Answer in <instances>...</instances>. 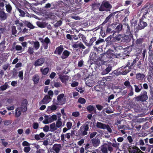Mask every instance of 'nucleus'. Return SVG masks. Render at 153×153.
<instances>
[{
  "label": "nucleus",
  "instance_id": "obj_46",
  "mask_svg": "<svg viewBox=\"0 0 153 153\" xmlns=\"http://www.w3.org/2000/svg\"><path fill=\"white\" fill-rule=\"evenodd\" d=\"M152 45H150L148 48L149 49V56L151 57H152L153 56V51L152 50Z\"/></svg>",
  "mask_w": 153,
  "mask_h": 153
},
{
  "label": "nucleus",
  "instance_id": "obj_35",
  "mask_svg": "<svg viewBox=\"0 0 153 153\" xmlns=\"http://www.w3.org/2000/svg\"><path fill=\"white\" fill-rule=\"evenodd\" d=\"M21 110L19 107H17L16 108L15 111V116L16 118L19 117L21 115Z\"/></svg>",
  "mask_w": 153,
  "mask_h": 153
},
{
  "label": "nucleus",
  "instance_id": "obj_21",
  "mask_svg": "<svg viewBox=\"0 0 153 153\" xmlns=\"http://www.w3.org/2000/svg\"><path fill=\"white\" fill-rule=\"evenodd\" d=\"M117 13V12L112 13L110 14L105 19L104 21L102 23V25H104L108 22L111 19L114 18L115 15Z\"/></svg>",
  "mask_w": 153,
  "mask_h": 153
},
{
  "label": "nucleus",
  "instance_id": "obj_51",
  "mask_svg": "<svg viewBox=\"0 0 153 153\" xmlns=\"http://www.w3.org/2000/svg\"><path fill=\"white\" fill-rule=\"evenodd\" d=\"M120 144L119 143H117L115 139H114L112 144V146L113 147L117 148H119V147Z\"/></svg>",
  "mask_w": 153,
  "mask_h": 153
},
{
  "label": "nucleus",
  "instance_id": "obj_7",
  "mask_svg": "<svg viewBox=\"0 0 153 153\" xmlns=\"http://www.w3.org/2000/svg\"><path fill=\"white\" fill-rule=\"evenodd\" d=\"M89 123L86 122L85 124L83 125L80 127L78 131L79 133H81L82 135L85 136L88 134L87 131L89 129Z\"/></svg>",
  "mask_w": 153,
  "mask_h": 153
},
{
  "label": "nucleus",
  "instance_id": "obj_63",
  "mask_svg": "<svg viewBox=\"0 0 153 153\" xmlns=\"http://www.w3.org/2000/svg\"><path fill=\"white\" fill-rule=\"evenodd\" d=\"M105 28L106 30L105 33H107V34L112 32L113 30L111 28H109V27H107L106 28Z\"/></svg>",
  "mask_w": 153,
  "mask_h": 153
},
{
  "label": "nucleus",
  "instance_id": "obj_48",
  "mask_svg": "<svg viewBox=\"0 0 153 153\" xmlns=\"http://www.w3.org/2000/svg\"><path fill=\"white\" fill-rule=\"evenodd\" d=\"M62 123L61 121V119L59 117L56 122V126L57 128L60 127L62 125Z\"/></svg>",
  "mask_w": 153,
  "mask_h": 153
},
{
  "label": "nucleus",
  "instance_id": "obj_16",
  "mask_svg": "<svg viewBox=\"0 0 153 153\" xmlns=\"http://www.w3.org/2000/svg\"><path fill=\"white\" fill-rule=\"evenodd\" d=\"M52 98L48 95H45L42 100L39 102L40 105L46 104L49 103L51 100Z\"/></svg>",
  "mask_w": 153,
  "mask_h": 153
},
{
  "label": "nucleus",
  "instance_id": "obj_2",
  "mask_svg": "<svg viewBox=\"0 0 153 153\" xmlns=\"http://www.w3.org/2000/svg\"><path fill=\"white\" fill-rule=\"evenodd\" d=\"M134 99L136 101L146 102L148 99L147 92L145 90L142 91L140 94L138 96L135 97Z\"/></svg>",
  "mask_w": 153,
  "mask_h": 153
},
{
  "label": "nucleus",
  "instance_id": "obj_38",
  "mask_svg": "<svg viewBox=\"0 0 153 153\" xmlns=\"http://www.w3.org/2000/svg\"><path fill=\"white\" fill-rule=\"evenodd\" d=\"M40 71L43 75H45L48 74L49 71V68L48 67L45 68L44 69L42 68L40 69Z\"/></svg>",
  "mask_w": 153,
  "mask_h": 153
},
{
  "label": "nucleus",
  "instance_id": "obj_50",
  "mask_svg": "<svg viewBox=\"0 0 153 153\" xmlns=\"http://www.w3.org/2000/svg\"><path fill=\"white\" fill-rule=\"evenodd\" d=\"M114 38L115 39V41L116 43H117V41H120L121 40L123 41V37H122L121 35H118L117 36H116L115 37H114Z\"/></svg>",
  "mask_w": 153,
  "mask_h": 153
},
{
  "label": "nucleus",
  "instance_id": "obj_33",
  "mask_svg": "<svg viewBox=\"0 0 153 153\" xmlns=\"http://www.w3.org/2000/svg\"><path fill=\"white\" fill-rule=\"evenodd\" d=\"M105 124L102 123L97 122L96 124V127L97 128L103 129H105V127L106 126Z\"/></svg>",
  "mask_w": 153,
  "mask_h": 153
},
{
  "label": "nucleus",
  "instance_id": "obj_5",
  "mask_svg": "<svg viewBox=\"0 0 153 153\" xmlns=\"http://www.w3.org/2000/svg\"><path fill=\"white\" fill-rule=\"evenodd\" d=\"M105 53H102L98 58V61H97L96 64L99 67L102 65H107L108 60H106L105 57Z\"/></svg>",
  "mask_w": 153,
  "mask_h": 153
},
{
  "label": "nucleus",
  "instance_id": "obj_13",
  "mask_svg": "<svg viewBox=\"0 0 153 153\" xmlns=\"http://www.w3.org/2000/svg\"><path fill=\"white\" fill-rule=\"evenodd\" d=\"M148 24L146 22L142 20H139L137 26L136 27V31L144 29L147 26Z\"/></svg>",
  "mask_w": 153,
  "mask_h": 153
},
{
  "label": "nucleus",
  "instance_id": "obj_3",
  "mask_svg": "<svg viewBox=\"0 0 153 153\" xmlns=\"http://www.w3.org/2000/svg\"><path fill=\"white\" fill-rule=\"evenodd\" d=\"M106 46L107 47H110L112 49H116V45L117 44H119L116 43L115 39L114 37L111 36H109L106 39Z\"/></svg>",
  "mask_w": 153,
  "mask_h": 153
},
{
  "label": "nucleus",
  "instance_id": "obj_34",
  "mask_svg": "<svg viewBox=\"0 0 153 153\" xmlns=\"http://www.w3.org/2000/svg\"><path fill=\"white\" fill-rule=\"evenodd\" d=\"M59 78L60 79L61 81L63 83H65L69 79L68 76L67 75L60 76H59Z\"/></svg>",
  "mask_w": 153,
  "mask_h": 153
},
{
  "label": "nucleus",
  "instance_id": "obj_1",
  "mask_svg": "<svg viewBox=\"0 0 153 153\" xmlns=\"http://www.w3.org/2000/svg\"><path fill=\"white\" fill-rule=\"evenodd\" d=\"M138 59L137 58H131L128 59L127 65L125 66L122 67V68L125 69V70L121 72V74L123 75H126L131 71V69L134 68V65L138 61Z\"/></svg>",
  "mask_w": 153,
  "mask_h": 153
},
{
  "label": "nucleus",
  "instance_id": "obj_15",
  "mask_svg": "<svg viewBox=\"0 0 153 153\" xmlns=\"http://www.w3.org/2000/svg\"><path fill=\"white\" fill-rule=\"evenodd\" d=\"M124 25L126 30V34L130 36L132 35L133 30V25H131L130 27L127 23H125Z\"/></svg>",
  "mask_w": 153,
  "mask_h": 153
},
{
  "label": "nucleus",
  "instance_id": "obj_11",
  "mask_svg": "<svg viewBox=\"0 0 153 153\" xmlns=\"http://www.w3.org/2000/svg\"><path fill=\"white\" fill-rule=\"evenodd\" d=\"M61 148V145L60 144H55L52 148L50 149V151L53 153H59Z\"/></svg>",
  "mask_w": 153,
  "mask_h": 153
},
{
  "label": "nucleus",
  "instance_id": "obj_8",
  "mask_svg": "<svg viewBox=\"0 0 153 153\" xmlns=\"http://www.w3.org/2000/svg\"><path fill=\"white\" fill-rule=\"evenodd\" d=\"M64 97V94H61L57 97V102L54 103V102L55 101V99H54L53 100V103H54L57 105H62L65 103V99H63V98Z\"/></svg>",
  "mask_w": 153,
  "mask_h": 153
},
{
  "label": "nucleus",
  "instance_id": "obj_12",
  "mask_svg": "<svg viewBox=\"0 0 153 153\" xmlns=\"http://www.w3.org/2000/svg\"><path fill=\"white\" fill-rule=\"evenodd\" d=\"M39 40L43 44L44 47L45 49H47L48 48V45L51 43L50 40L49 39L48 37H46L44 39L42 38H39Z\"/></svg>",
  "mask_w": 153,
  "mask_h": 153
},
{
  "label": "nucleus",
  "instance_id": "obj_37",
  "mask_svg": "<svg viewBox=\"0 0 153 153\" xmlns=\"http://www.w3.org/2000/svg\"><path fill=\"white\" fill-rule=\"evenodd\" d=\"M106 28L102 27L101 28V31L100 33L102 36L103 37H105L107 35V33H106Z\"/></svg>",
  "mask_w": 153,
  "mask_h": 153
},
{
  "label": "nucleus",
  "instance_id": "obj_31",
  "mask_svg": "<svg viewBox=\"0 0 153 153\" xmlns=\"http://www.w3.org/2000/svg\"><path fill=\"white\" fill-rule=\"evenodd\" d=\"M58 107L55 105H53L48 107L47 111L49 112L51 111H54L56 110Z\"/></svg>",
  "mask_w": 153,
  "mask_h": 153
},
{
  "label": "nucleus",
  "instance_id": "obj_6",
  "mask_svg": "<svg viewBox=\"0 0 153 153\" xmlns=\"http://www.w3.org/2000/svg\"><path fill=\"white\" fill-rule=\"evenodd\" d=\"M45 120L43 121V123L44 124H48L51 123L54 121L56 120L57 119V116L56 114L53 115L51 116L49 115H45L44 116Z\"/></svg>",
  "mask_w": 153,
  "mask_h": 153
},
{
  "label": "nucleus",
  "instance_id": "obj_29",
  "mask_svg": "<svg viewBox=\"0 0 153 153\" xmlns=\"http://www.w3.org/2000/svg\"><path fill=\"white\" fill-rule=\"evenodd\" d=\"M61 137V140L62 141H66V140L65 139V138H67V139H68L70 138V133H67L65 134H62Z\"/></svg>",
  "mask_w": 153,
  "mask_h": 153
},
{
  "label": "nucleus",
  "instance_id": "obj_22",
  "mask_svg": "<svg viewBox=\"0 0 153 153\" xmlns=\"http://www.w3.org/2000/svg\"><path fill=\"white\" fill-rule=\"evenodd\" d=\"M16 9L20 13L19 16H21L22 17L25 16V15L26 14H29L28 12L25 10V9L22 8L21 7L20 8L19 7H17L16 8Z\"/></svg>",
  "mask_w": 153,
  "mask_h": 153
},
{
  "label": "nucleus",
  "instance_id": "obj_60",
  "mask_svg": "<svg viewBox=\"0 0 153 153\" xmlns=\"http://www.w3.org/2000/svg\"><path fill=\"white\" fill-rule=\"evenodd\" d=\"M134 94L133 88L132 87H131V88L129 89V92L128 94V97L134 95Z\"/></svg>",
  "mask_w": 153,
  "mask_h": 153
},
{
  "label": "nucleus",
  "instance_id": "obj_9",
  "mask_svg": "<svg viewBox=\"0 0 153 153\" xmlns=\"http://www.w3.org/2000/svg\"><path fill=\"white\" fill-rule=\"evenodd\" d=\"M104 42V39L102 38H99L98 39H97L95 42V44L94 45L93 47L94 50H97L98 49V48L102 50V43Z\"/></svg>",
  "mask_w": 153,
  "mask_h": 153
},
{
  "label": "nucleus",
  "instance_id": "obj_54",
  "mask_svg": "<svg viewBox=\"0 0 153 153\" xmlns=\"http://www.w3.org/2000/svg\"><path fill=\"white\" fill-rule=\"evenodd\" d=\"M6 10L8 13H10L12 10V8L9 4H7L6 6Z\"/></svg>",
  "mask_w": 153,
  "mask_h": 153
},
{
  "label": "nucleus",
  "instance_id": "obj_53",
  "mask_svg": "<svg viewBox=\"0 0 153 153\" xmlns=\"http://www.w3.org/2000/svg\"><path fill=\"white\" fill-rule=\"evenodd\" d=\"M124 85L127 88H131L132 86L131 85L130 82L128 80L126 81L124 83Z\"/></svg>",
  "mask_w": 153,
  "mask_h": 153
},
{
  "label": "nucleus",
  "instance_id": "obj_64",
  "mask_svg": "<svg viewBox=\"0 0 153 153\" xmlns=\"http://www.w3.org/2000/svg\"><path fill=\"white\" fill-rule=\"evenodd\" d=\"M23 71H20L19 72L18 75L19 77L20 78L21 80H22L23 79Z\"/></svg>",
  "mask_w": 153,
  "mask_h": 153
},
{
  "label": "nucleus",
  "instance_id": "obj_39",
  "mask_svg": "<svg viewBox=\"0 0 153 153\" xmlns=\"http://www.w3.org/2000/svg\"><path fill=\"white\" fill-rule=\"evenodd\" d=\"M101 151L102 152V153H107V147L106 145H103L101 146Z\"/></svg>",
  "mask_w": 153,
  "mask_h": 153
},
{
  "label": "nucleus",
  "instance_id": "obj_24",
  "mask_svg": "<svg viewBox=\"0 0 153 153\" xmlns=\"http://www.w3.org/2000/svg\"><path fill=\"white\" fill-rule=\"evenodd\" d=\"M78 42L75 43L72 45V47L74 48H79L82 49H85V47L84 45L81 42Z\"/></svg>",
  "mask_w": 153,
  "mask_h": 153
},
{
  "label": "nucleus",
  "instance_id": "obj_28",
  "mask_svg": "<svg viewBox=\"0 0 153 153\" xmlns=\"http://www.w3.org/2000/svg\"><path fill=\"white\" fill-rule=\"evenodd\" d=\"M91 141L93 146L95 147L98 146L100 142V140L96 138L92 139Z\"/></svg>",
  "mask_w": 153,
  "mask_h": 153
},
{
  "label": "nucleus",
  "instance_id": "obj_55",
  "mask_svg": "<svg viewBox=\"0 0 153 153\" xmlns=\"http://www.w3.org/2000/svg\"><path fill=\"white\" fill-rule=\"evenodd\" d=\"M94 51H95V54H96L97 55L99 56L98 54H101L102 53H103V50L102 48V50H101L100 49H99V48H98V49L97 50H94Z\"/></svg>",
  "mask_w": 153,
  "mask_h": 153
},
{
  "label": "nucleus",
  "instance_id": "obj_61",
  "mask_svg": "<svg viewBox=\"0 0 153 153\" xmlns=\"http://www.w3.org/2000/svg\"><path fill=\"white\" fill-rule=\"evenodd\" d=\"M33 48L31 47H29L27 51L28 53L29 54L31 55L33 54Z\"/></svg>",
  "mask_w": 153,
  "mask_h": 153
},
{
  "label": "nucleus",
  "instance_id": "obj_30",
  "mask_svg": "<svg viewBox=\"0 0 153 153\" xmlns=\"http://www.w3.org/2000/svg\"><path fill=\"white\" fill-rule=\"evenodd\" d=\"M36 23L38 27L41 28L45 27L46 26V23L42 22H41L38 21L36 22Z\"/></svg>",
  "mask_w": 153,
  "mask_h": 153
},
{
  "label": "nucleus",
  "instance_id": "obj_17",
  "mask_svg": "<svg viewBox=\"0 0 153 153\" xmlns=\"http://www.w3.org/2000/svg\"><path fill=\"white\" fill-rule=\"evenodd\" d=\"M64 50V48L63 46L62 45H61L56 48L55 51L54 52V53L58 56H61Z\"/></svg>",
  "mask_w": 153,
  "mask_h": 153
},
{
  "label": "nucleus",
  "instance_id": "obj_26",
  "mask_svg": "<svg viewBox=\"0 0 153 153\" xmlns=\"http://www.w3.org/2000/svg\"><path fill=\"white\" fill-rule=\"evenodd\" d=\"M138 147L135 146H129L128 148V151L130 153H137Z\"/></svg>",
  "mask_w": 153,
  "mask_h": 153
},
{
  "label": "nucleus",
  "instance_id": "obj_47",
  "mask_svg": "<svg viewBox=\"0 0 153 153\" xmlns=\"http://www.w3.org/2000/svg\"><path fill=\"white\" fill-rule=\"evenodd\" d=\"M97 40V38L96 37H93L90 39V44L91 46L94 45L95 44L94 42H96Z\"/></svg>",
  "mask_w": 153,
  "mask_h": 153
},
{
  "label": "nucleus",
  "instance_id": "obj_4",
  "mask_svg": "<svg viewBox=\"0 0 153 153\" xmlns=\"http://www.w3.org/2000/svg\"><path fill=\"white\" fill-rule=\"evenodd\" d=\"M112 8L111 5L107 1H103L99 8V10L100 11H108L110 10Z\"/></svg>",
  "mask_w": 153,
  "mask_h": 153
},
{
  "label": "nucleus",
  "instance_id": "obj_40",
  "mask_svg": "<svg viewBox=\"0 0 153 153\" xmlns=\"http://www.w3.org/2000/svg\"><path fill=\"white\" fill-rule=\"evenodd\" d=\"M140 85L141 86V87L140 88H139L137 85H134V86L135 88L134 91L135 92L137 93H139L142 89L143 87L141 86L142 84H140Z\"/></svg>",
  "mask_w": 153,
  "mask_h": 153
},
{
  "label": "nucleus",
  "instance_id": "obj_43",
  "mask_svg": "<svg viewBox=\"0 0 153 153\" xmlns=\"http://www.w3.org/2000/svg\"><path fill=\"white\" fill-rule=\"evenodd\" d=\"M50 131H53L57 129V128L56 126V124L54 123L50 124Z\"/></svg>",
  "mask_w": 153,
  "mask_h": 153
},
{
  "label": "nucleus",
  "instance_id": "obj_45",
  "mask_svg": "<svg viewBox=\"0 0 153 153\" xmlns=\"http://www.w3.org/2000/svg\"><path fill=\"white\" fill-rule=\"evenodd\" d=\"M33 46L34 48L36 50H37L39 48L40 43L38 41H35L33 44Z\"/></svg>",
  "mask_w": 153,
  "mask_h": 153
},
{
  "label": "nucleus",
  "instance_id": "obj_57",
  "mask_svg": "<svg viewBox=\"0 0 153 153\" xmlns=\"http://www.w3.org/2000/svg\"><path fill=\"white\" fill-rule=\"evenodd\" d=\"M12 33L13 35L16 34L17 32V31L16 29V27L15 26H13L12 27Z\"/></svg>",
  "mask_w": 153,
  "mask_h": 153
},
{
  "label": "nucleus",
  "instance_id": "obj_56",
  "mask_svg": "<svg viewBox=\"0 0 153 153\" xmlns=\"http://www.w3.org/2000/svg\"><path fill=\"white\" fill-rule=\"evenodd\" d=\"M78 102L81 104H84L86 102L85 100L83 98L80 97L78 100Z\"/></svg>",
  "mask_w": 153,
  "mask_h": 153
},
{
  "label": "nucleus",
  "instance_id": "obj_19",
  "mask_svg": "<svg viewBox=\"0 0 153 153\" xmlns=\"http://www.w3.org/2000/svg\"><path fill=\"white\" fill-rule=\"evenodd\" d=\"M87 110L90 114H94L97 113L96 109L93 105H90L86 108Z\"/></svg>",
  "mask_w": 153,
  "mask_h": 153
},
{
  "label": "nucleus",
  "instance_id": "obj_36",
  "mask_svg": "<svg viewBox=\"0 0 153 153\" xmlns=\"http://www.w3.org/2000/svg\"><path fill=\"white\" fill-rule=\"evenodd\" d=\"M30 29H33L35 28V27L30 22H28L27 21H25L23 22Z\"/></svg>",
  "mask_w": 153,
  "mask_h": 153
},
{
  "label": "nucleus",
  "instance_id": "obj_59",
  "mask_svg": "<svg viewBox=\"0 0 153 153\" xmlns=\"http://www.w3.org/2000/svg\"><path fill=\"white\" fill-rule=\"evenodd\" d=\"M127 127L126 125H118L117 126V129L118 130H120V129H123L125 130L127 129Z\"/></svg>",
  "mask_w": 153,
  "mask_h": 153
},
{
  "label": "nucleus",
  "instance_id": "obj_27",
  "mask_svg": "<svg viewBox=\"0 0 153 153\" xmlns=\"http://www.w3.org/2000/svg\"><path fill=\"white\" fill-rule=\"evenodd\" d=\"M145 77V75L143 73H138L136 74V79L139 81H142Z\"/></svg>",
  "mask_w": 153,
  "mask_h": 153
},
{
  "label": "nucleus",
  "instance_id": "obj_41",
  "mask_svg": "<svg viewBox=\"0 0 153 153\" xmlns=\"http://www.w3.org/2000/svg\"><path fill=\"white\" fill-rule=\"evenodd\" d=\"M2 10V9L0 12V18L1 19L4 20L7 19V17L6 14Z\"/></svg>",
  "mask_w": 153,
  "mask_h": 153
},
{
  "label": "nucleus",
  "instance_id": "obj_10",
  "mask_svg": "<svg viewBox=\"0 0 153 153\" xmlns=\"http://www.w3.org/2000/svg\"><path fill=\"white\" fill-rule=\"evenodd\" d=\"M145 39L143 37L138 38L135 42V47L137 49H140L142 47L143 43L145 42Z\"/></svg>",
  "mask_w": 153,
  "mask_h": 153
},
{
  "label": "nucleus",
  "instance_id": "obj_44",
  "mask_svg": "<svg viewBox=\"0 0 153 153\" xmlns=\"http://www.w3.org/2000/svg\"><path fill=\"white\" fill-rule=\"evenodd\" d=\"M9 87L8 85L6 82L5 84L0 87V91H4Z\"/></svg>",
  "mask_w": 153,
  "mask_h": 153
},
{
  "label": "nucleus",
  "instance_id": "obj_62",
  "mask_svg": "<svg viewBox=\"0 0 153 153\" xmlns=\"http://www.w3.org/2000/svg\"><path fill=\"white\" fill-rule=\"evenodd\" d=\"M105 112L108 114H110L113 112L112 110L109 107L105 108Z\"/></svg>",
  "mask_w": 153,
  "mask_h": 153
},
{
  "label": "nucleus",
  "instance_id": "obj_32",
  "mask_svg": "<svg viewBox=\"0 0 153 153\" xmlns=\"http://www.w3.org/2000/svg\"><path fill=\"white\" fill-rule=\"evenodd\" d=\"M32 80L34 84H37L39 80V76L37 74H35L32 78Z\"/></svg>",
  "mask_w": 153,
  "mask_h": 153
},
{
  "label": "nucleus",
  "instance_id": "obj_23",
  "mask_svg": "<svg viewBox=\"0 0 153 153\" xmlns=\"http://www.w3.org/2000/svg\"><path fill=\"white\" fill-rule=\"evenodd\" d=\"M112 66L111 64H108L107 68L103 70L101 72L102 75H104L108 74L112 70Z\"/></svg>",
  "mask_w": 153,
  "mask_h": 153
},
{
  "label": "nucleus",
  "instance_id": "obj_14",
  "mask_svg": "<svg viewBox=\"0 0 153 153\" xmlns=\"http://www.w3.org/2000/svg\"><path fill=\"white\" fill-rule=\"evenodd\" d=\"M45 61V57L42 56L41 58L38 59L35 62L34 65L35 67L41 66L44 63Z\"/></svg>",
  "mask_w": 153,
  "mask_h": 153
},
{
  "label": "nucleus",
  "instance_id": "obj_52",
  "mask_svg": "<svg viewBox=\"0 0 153 153\" xmlns=\"http://www.w3.org/2000/svg\"><path fill=\"white\" fill-rule=\"evenodd\" d=\"M150 93L151 97L150 100V101L151 102V104L153 105V88L152 89H150Z\"/></svg>",
  "mask_w": 153,
  "mask_h": 153
},
{
  "label": "nucleus",
  "instance_id": "obj_49",
  "mask_svg": "<svg viewBox=\"0 0 153 153\" xmlns=\"http://www.w3.org/2000/svg\"><path fill=\"white\" fill-rule=\"evenodd\" d=\"M123 26L122 24H119V25H118L116 27L115 30L117 32L119 33L120 31L122 30Z\"/></svg>",
  "mask_w": 153,
  "mask_h": 153
},
{
  "label": "nucleus",
  "instance_id": "obj_18",
  "mask_svg": "<svg viewBox=\"0 0 153 153\" xmlns=\"http://www.w3.org/2000/svg\"><path fill=\"white\" fill-rule=\"evenodd\" d=\"M27 102L26 99L24 100L21 103V105L19 108H21V111L25 112L27 111Z\"/></svg>",
  "mask_w": 153,
  "mask_h": 153
},
{
  "label": "nucleus",
  "instance_id": "obj_25",
  "mask_svg": "<svg viewBox=\"0 0 153 153\" xmlns=\"http://www.w3.org/2000/svg\"><path fill=\"white\" fill-rule=\"evenodd\" d=\"M14 23L17 25V29L20 30L19 32H21L22 31V29L20 27H23V23L20 22L19 19H17L14 21Z\"/></svg>",
  "mask_w": 153,
  "mask_h": 153
},
{
  "label": "nucleus",
  "instance_id": "obj_58",
  "mask_svg": "<svg viewBox=\"0 0 153 153\" xmlns=\"http://www.w3.org/2000/svg\"><path fill=\"white\" fill-rule=\"evenodd\" d=\"M53 85L55 87L57 88L62 86V84L60 82H55L54 83Z\"/></svg>",
  "mask_w": 153,
  "mask_h": 153
},
{
  "label": "nucleus",
  "instance_id": "obj_42",
  "mask_svg": "<svg viewBox=\"0 0 153 153\" xmlns=\"http://www.w3.org/2000/svg\"><path fill=\"white\" fill-rule=\"evenodd\" d=\"M123 41L124 42L128 43L131 40V37L128 36H125L123 37Z\"/></svg>",
  "mask_w": 153,
  "mask_h": 153
},
{
  "label": "nucleus",
  "instance_id": "obj_20",
  "mask_svg": "<svg viewBox=\"0 0 153 153\" xmlns=\"http://www.w3.org/2000/svg\"><path fill=\"white\" fill-rule=\"evenodd\" d=\"M71 52L67 50H63L60 58L62 60L67 59L69 56Z\"/></svg>",
  "mask_w": 153,
  "mask_h": 153
}]
</instances>
